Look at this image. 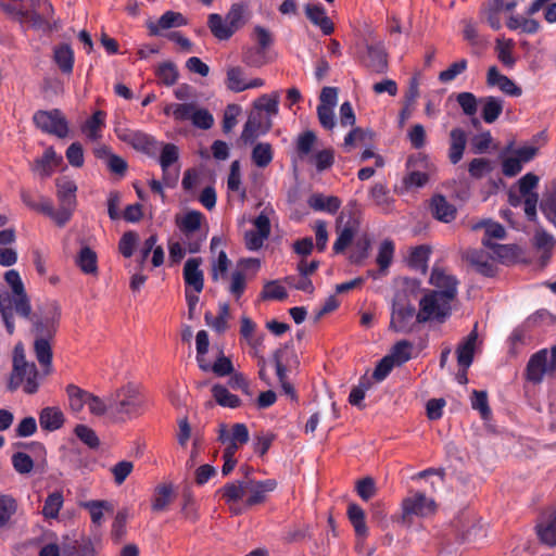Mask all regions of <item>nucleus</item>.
Wrapping results in <instances>:
<instances>
[{
    "instance_id": "48",
    "label": "nucleus",
    "mask_w": 556,
    "mask_h": 556,
    "mask_svg": "<svg viewBox=\"0 0 556 556\" xmlns=\"http://www.w3.org/2000/svg\"><path fill=\"white\" fill-rule=\"evenodd\" d=\"M540 208L545 218L556 227V181L541 200Z\"/></svg>"
},
{
    "instance_id": "23",
    "label": "nucleus",
    "mask_w": 556,
    "mask_h": 556,
    "mask_svg": "<svg viewBox=\"0 0 556 556\" xmlns=\"http://www.w3.org/2000/svg\"><path fill=\"white\" fill-rule=\"evenodd\" d=\"M55 187H56V198H58L60 205L76 208V205H77V200H76L77 185H76V182L68 177L63 176V177L56 178Z\"/></svg>"
},
{
    "instance_id": "42",
    "label": "nucleus",
    "mask_w": 556,
    "mask_h": 556,
    "mask_svg": "<svg viewBox=\"0 0 556 556\" xmlns=\"http://www.w3.org/2000/svg\"><path fill=\"white\" fill-rule=\"evenodd\" d=\"M248 4L245 2L233 3L225 18L227 20L232 31L236 33L247 23Z\"/></svg>"
},
{
    "instance_id": "56",
    "label": "nucleus",
    "mask_w": 556,
    "mask_h": 556,
    "mask_svg": "<svg viewBox=\"0 0 556 556\" xmlns=\"http://www.w3.org/2000/svg\"><path fill=\"white\" fill-rule=\"evenodd\" d=\"M226 86L233 92L247 90L244 71L240 66H232L227 70Z\"/></svg>"
},
{
    "instance_id": "62",
    "label": "nucleus",
    "mask_w": 556,
    "mask_h": 556,
    "mask_svg": "<svg viewBox=\"0 0 556 556\" xmlns=\"http://www.w3.org/2000/svg\"><path fill=\"white\" fill-rule=\"evenodd\" d=\"M242 62L250 67H262L267 63L266 52L256 47L245 48L242 52Z\"/></svg>"
},
{
    "instance_id": "29",
    "label": "nucleus",
    "mask_w": 556,
    "mask_h": 556,
    "mask_svg": "<svg viewBox=\"0 0 556 556\" xmlns=\"http://www.w3.org/2000/svg\"><path fill=\"white\" fill-rule=\"evenodd\" d=\"M477 339L478 333L476 329H473L456 350L457 363L463 370H467L472 364Z\"/></svg>"
},
{
    "instance_id": "32",
    "label": "nucleus",
    "mask_w": 556,
    "mask_h": 556,
    "mask_svg": "<svg viewBox=\"0 0 556 556\" xmlns=\"http://www.w3.org/2000/svg\"><path fill=\"white\" fill-rule=\"evenodd\" d=\"M178 500L177 489H156L151 500V508L155 513L169 509Z\"/></svg>"
},
{
    "instance_id": "37",
    "label": "nucleus",
    "mask_w": 556,
    "mask_h": 556,
    "mask_svg": "<svg viewBox=\"0 0 556 556\" xmlns=\"http://www.w3.org/2000/svg\"><path fill=\"white\" fill-rule=\"evenodd\" d=\"M480 227L485 228L484 237L482 238V245L486 249L495 244L492 242V239L503 240L506 237L505 228L497 222L482 220L477 224L475 228Z\"/></svg>"
},
{
    "instance_id": "38",
    "label": "nucleus",
    "mask_w": 556,
    "mask_h": 556,
    "mask_svg": "<svg viewBox=\"0 0 556 556\" xmlns=\"http://www.w3.org/2000/svg\"><path fill=\"white\" fill-rule=\"evenodd\" d=\"M248 490L249 489H223L220 497L226 501L231 510L240 513L242 509L247 508L245 498L248 496Z\"/></svg>"
},
{
    "instance_id": "44",
    "label": "nucleus",
    "mask_w": 556,
    "mask_h": 556,
    "mask_svg": "<svg viewBox=\"0 0 556 556\" xmlns=\"http://www.w3.org/2000/svg\"><path fill=\"white\" fill-rule=\"evenodd\" d=\"M76 262L84 274L90 275L98 271L97 253L89 247L80 249Z\"/></svg>"
},
{
    "instance_id": "10",
    "label": "nucleus",
    "mask_w": 556,
    "mask_h": 556,
    "mask_svg": "<svg viewBox=\"0 0 556 556\" xmlns=\"http://www.w3.org/2000/svg\"><path fill=\"white\" fill-rule=\"evenodd\" d=\"M203 218L204 215L201 212L190 211L180 220H177V226L186 237V245L190 253H198L205 240V236L193 239V235L200 229Z\"/></svg>"
},
{
    "instance_id": "49",
    "label": "nucleus",
    "mask_w": 556,
    "mask_h": 556,
    "mask_svg": "<svg viewBox=\"0 0 556 556\" xmlns=\"http://www.w3.org/2000/svg\"><path fill=\"white\" fill-rule=\"evenodd\" d=\"M370 247L371 241L367 235L359 237L353 245V250L349 257L350 262L356 265L362 264L368 257Z\"/></svg>"
},
{
    "instance_id": "20",
    "label": "nucleus",
    "mask_w": 556,
    "mask_h": 556,
    "mask_svg": "<svg viewBox=\"0 0 556 556\" xmlns=\"http://www.w3.org/2000/svg\"><path fill=\"white\" fill-rule=\"evenodd\" d=\"M187 24V18L180 12L166 11L160 16L157 22H149L147 27L151 36H160L161 30L180 27Z\"/></svg>"
},
{
    "instance_id": "6",
    "label": "nucleus",
    "mask_w": 556,
    "mask_h": 556,
    "mask_svg": "<svg viewBox=\"0 0 556 556\" xmlns=\"http://www.w3.org/2000/svg\"><path fill=\"white\" fill-rule=\"evenodd\" d=\"M116 137L136 151L149 156H155L159 152V141L151 135L141 130L131 129L124 125H116L114 128Z\"/></svg>"
},
{
    "instance_id": "25",
    "label": "nucleus",
    "mask_w": 556,
    "mask_h": 556,
    "mask_svg": "<svg viewBox=\"0 0 556 556\" xmlns=\"http://www.w3.org/2000/svg\"><path fill=\"white\" fill-rule=\"evenodd\" d=\"M364 65L371 72L381 74L388 67L387 53L382 46H367L366 55L363 59Z\"/></svg>"
},
{
    "instance_id": "13",
    "label": "nucleus",
    "mask_w": 556,
    "mask_h": 556,
    "mask_svg": "<svg viewBox=\"0 0 556 556\" xmlns=\"http://www.w3.org/2000/svg\"><path fill=\"white\" fill-rule=\"evenodd\" d=\"M416 315L414 305L394 301L392 304L390 328L396 332L409 333L413 331L412 320Z\"/></svg>"
},
{
    "instance_id": "5",
    "label": "nucleus",
    "mask_w": 556,
    "mask_h": 556,
    "mask_svg": "<svg viewBox=\"0 0 556 556\" xmlns=\"http://www.w3.org/2000/svg\"><path fill=\"white\" fill-rule=\"evenodd\" d=\"M402 515L400 521L404 525L412 523V517L428 518L438 510V504L434 498L422 492H415L406 496L401 504Z\"/></svg>"
},
{
    "instance_id": "14",
    "label": "nucleus",
    "mask_w": 556,
    "mask_h": 556,
    "mask_svg": "<svg viewBox=\"0 0 556 556\" xmlns=\"http://www.w3.org/2000/svg\"><path fill=\"white\" fill-rule=\"evenodd\" d=\"M60 314L54 312L51 316H37L29 315V320L33 324L31 332L36 338H43L46 340H52L56 333L59 327Z\"/></svg>"
},
{
    "instance_id": "64",
    "label": "nucleus",
    "mask_w": 556,
    "mask_h": 556,
    "mask_svg": "<svg viewBox=\"0 0 556 556\" xmlns=\"http://www.w3.org/2000/svg\"><path fill=\"white\" fill-rule=\"evenodd\" d=\"M493 170L492 162L489 159L477 157L469 162L468 173L470 177L480 179Z\"/></svg>"
},
{
    "instance_id": "2",
    "label": "nucleus",
    "mask_w": 556,
    "mask_h": 556,
    "mask_svg": "<svg viewBox=\"0 0 556 556\" xmlns=\"http://www.w3.org/2000/svg\"><path fill=\"white\" fill-rule=\"evenodd\" d=\"M149 408V400L142 389L127 383L109 399V415L114 421L126 422L142 416Z\"/></svg>"
},
{
    "instance_id": "63",
    "label": "nucleus",
    "mask_w": 556,
    "mask_h": 556,
    "mask_svg": "<svg viewBox=\"0 0 556 556\" xmlns=\"http://www.w3.org/2000/svg\"><path fill=\"white\" fill-rule=\"evenodd\" d=\"M444 477L443 469H434L428 468L426 470L419 471L410 477V480L415 483H430L431 485L435 483H442Z\"/></svg>"
},
{
    "instance_id": "27",
    "label": "nucleus",
    "mask_w": 556,
    "mask_h": 556,
    "mask_svg": "<svg viewBox=\"0 0 556 556\" xmlns=\"http://www.w3.org/2000/svg\"><path fill=\"white\" fill-rule=\"evenodd\" d=\"M504 11V0H488L481 5L480 16L490 27L498 30L502 27L501 13Z\"/></svg>"
},
{
    "instance_id": "45",
    "label": "nucleus",
    "mask_w": 556,
    "mask_h": 556,
    "mask_svg": "<svg viewBox=\"0 0 556 556\" xmlns=\"http://www.w3.org/2000/svg\"><path fill=\"white\" fill-rule=\"evenodd\" d=\"M89 514L93 525L101 526L103 521L104 513H112L113 505L108 501H89L83 503Z\"/></svg>"
},
{
    "instance_id": "54",
    "label": "nucleus",
    "mask_w": 556,
    "mask_h": 556,
    "mask_svg": "<svg viewBox=\"0 0 556 556\" xmlns=\"http://www.w3.org/2000/svg\"><path fill=\"white\" fill-rule=\"evenodd\" d=\"M279 97L277 94H263L253 103V111L265 113L266 116L276 115L278 113Z\"/></svg>"
},
{
    "instance_id": "31",
    "label": "nucleus",
    "mask_w": 556,
    "mask_h": 556,
    "mask_svg": "<svg viewBox=\"0 0 556 556\" xmlns=\"http://www.w3.org/2000/svg\"><path fill=\"white\" fill-rule=\"evenodd\" d=\"M307 203L314 211L327 212L329 214H336L342 204L338 197L324 195L323 193L312 194L308 198Z\"/></svg>"
},
{
    "instance_id": "58",
    "label": "nucleus",
    "mask_w": 556,
    "mask_h": 556,
    "mask_svg": "<svg viewBox=\"0 0 556 556\" xmlns=\"http://www.w3.org/2000/svg\"><path fill=\"white\" fill-rule=\"evenodd\" d=\"M160 150L161 155L159 162L162 169L169 168L174 163L178 161L179 149L176 144L159 142V151Z\"/></svg>"
},
{
    "instance_id": "60",
    "label": "nucleus",
    "mask_w": 556,
    "mask_h": 556,
    "mask_svg": "<svg viewBox=\"0 0 556 556\" xmlns=\"http://www.w3.org/2000/svg\"><path fill=\"white\" fill-rule=\"evenodd\" d=\"M127 519H128V513H127L126 509L117 511V514H116V516L114 518V521L112 523V529H111V539L116 544L121 543L125 539V536H126V533H127V528H126Z\"/></svg>"
},
{
    "instance_id": "22",
    "label": "nucleus",
    "mask_w": 556,
    "mask_h": 556,
    "mask_svg": "<svg viewBox=\"0 0 556 556\" xmlns=\"http://www.w3.org/2000/svg\"><path fill=\"white\" fill-rule=\"evenodd\" d=\"M486 84L490 87H498L501 91L511 97H520L522 89L509 77L501 74L496 66H491L486 74Z\"/></svg>"
},
{
    "instance_id": "1",
    "label": "nucleus",
    "mask_w": 556,
    "mask_h": 556,
    "mask_svg": "<svg viewBox=\"0 0 556 556\" xmlns=\"http://www.w3.org/2000/svg\"><path fill=\"white\" fill-rule=\"evenodd\" d=\"M4 279L12 292L0 288V315L7 332L13 334L15 330L14 312L22 318H29L31 304L17 270H8L4 274Z\"/></svg>"
},
{
    "instance_id": "4",
    "label": "nucleus",
    "mask_w": 556,
    "mask_h": 556,
    "mask_svg": "<svg viewBox=\"0 0 556 556\" xmlns=\"http://www.w3.org/2000/svg\"><path fill=\"white\" fill-rule=\"evenodd\" d=\"M437 291H429L419 301V312L416 315V321L419 324L430 320L444 323L451 315V302Z\"/></svg>"
},
{
    "instance_id": "51",
    "label": "nucleus",
    "mask_w": 556,
    "mask_h": 556,
    "mask_svg": "<svg viewBox=\"0 0 556 556\" xmlns=\"http://www.w3.org/2000/svg\"><path fill=\"white\" fill-rule=\"evenodd\" d=\"M252 161L261 168L270 164L274 157L271 146L268 142H258L252 150Z\"/></svg>"
},
{
    "instance_id": "35",
    "label": "nucleus",
    "mask_w": 556,
    "mask_h": 556,
    "mask_svg": "<svg viewBox=\"0 0 556 556\" xmlns=\"http://www.w3.org/2000/svg\"><path fill=\"white\" fill-rule=\"evenodd\" d=\"M74 211L75 207L63 205H60L59 210L55 211L50 199L43 200V206H41V213L52 218L60 227H63L67 222H70Z\"/></svg>"
},
{
    "instance_id": "30",
    "label": "nucleus",
    "mask_w": 556,
    "mask_h": 556,
    "mask_svg": "<svg viewBox=\"0 0 556 556\" xmlns=\"http://www.w3.org/2000/svg\"><path fill=\"white\" fill-rule=\"evenodd\" d=\"M53 61L63 74H71L74 67V51L68 43H61L53 48Z\"/></svg>"
},
{
    "instance_id": "3",
    "label": "nucleus",
    "mask_w": 556,
    "mask_h": 556,
    "mask_svg": "<svg viewBox=\"0 0 556 556\" xmlns=\"http://www.w3.org/2000/svg\"><path fill=\"white\" fill-rule=\"evenodd\" d=\"M8 383L9 391L13 392L23 386L27 394H35L39 389V371L35 363L26 361L24 350L16 345L13 353V366Z\"/></svg>"
},
{
    "instance_id": "21",
    "label": "nucleus",
    "mask_w": 556,
    "mask_h": 556,
    "mask_svg": "<svg viewBox=\"0 0 556 556\" xmlns=\"http://www.w3.org/2000/svg\"><path fill=\"white\" fill-rule=\"evenodd\" d=\"M62 162L63 157L56 154L53 147H49L45 150L41 157L34 161L31 170L38 173L42 178H48Z\"/></svg>"
},
{
    "instance_id": "59",
    "label": "nucleus",
    "mask_w": 556,
    "mask_h": 556,
    "mask_svg": "<svg viewBox=\"0 0 556 556\" xmlns=\"http://www.w3.org/2000/svg\"><path fill=\"white\" fill-rule=\"evenodd\" d=\"M471 407L480 413L484 420H489L492 416V410L489 406L488 392L484 390H473L471 396Z\"/></svg>"
},
{
    "instance_id": "52",
    "label": "nucleus",
    "mask_w": 556,
    "mask_h": 556,
    "mask_svg": "<svg viewBox=\"0 0 556 556\" xmlns=\"http://www.w3.org/2000/svg\"><path fill=\"white\" fill-rule=\"evenodd\" d=\"M395 245L390 239H386L380 243L376 262L381 273H384L391 265L394 256Z\"/></svg>"
},
{
    "instance_id": "33",
    "label": "nucleus",
    "mask_w": 556,
    "mask_h": 556,
    "mask_svg": "<svg viewBox=\"0 0 556 556\" xmlns=\"http://www.w3.org/2000/svg\"><path fill=\"white\" fill-rule=\"evenodd\" d=\"M39 424L43 430L55 431L64 424V415L58 407H45L39 414Z\"/></svg>"
},
{
    "instance_id": "57",
    "label": "nucleus",
    "mask_w": 556,
    "mask_h": 556,
    "mask_svg": "<svg viewBox=\"0 0 556 556\" xmlns=\"http://www.w3.org/2000/svg\"><path fill=\"white\" fill-rule=\"evenodd\" d=\"M249 429L244 424H235L231 428L230 435L225 429L220 430L219 440L225 443L228 440L239 443L243 445L249 442Z\"/></svg>"
},
{
    "instance_id": "53",
    "label": "nucleus",
    "mask_w": 556,
    "mask_h": 556,
    "mask_svg": "<svg viewBox=\"0 0 556 556\" xmlns=\"http://www.w3.org/2000/svg\"><path fill=\"white\" fill-rule=\"evenodd\" d=\"M105 113L103 111H96L90 118H88L83 127V131L90 140L100 138V129L104 126Z\"/></svg>"
},
{
    "instance_id": "34",
    "label": "nucleus",
    "mask_w": 556,
    "mask_h": 556,
    "mask_svg": "<svg viewBox=\"0 0 556 556\" xmlns=\"http://www.w3.org/2000/svg\"><path fill=\"white\" fill-rule=\"evenodd\" d=\"M482 103L481 116L488 124L494 123L503 112L504 101L496 97H484L480 99Z\"/></svg>"
},
{
    "instance_id": "19",
    "label": "nucleus",
    "mask_w": 556,
    "mask_h": 556,
    "mask_svg": "<svg viewBox=\"0 0 556 556\" xmlns=\"http://www.w3.org/2000/svg\"><path fill=\"white\" fill-rule=\"evenodd\" d=\"M304 11L309 22L319 27L324 35L328 36L334 31V25L327 16L326 9L321 3H307Z\"/></svg>"
},
{
    "instance_id": "39",
    "label": "nucleus",
    "mask_w": 556,
    "mask_h": 556,
    "mask_svg": "<svg viewBox=\"0 0 556 556\" xmlns=\"http://www.w3.org/2000/svg\"><path fill=\"white\" fill-rule=\"evenodd\" d=\"M65 391L72 412L80 413L85 405H87L88 397H90V392L83 390L76 384H68Z\"/></svg>"
},
{
    "instance_id": "18",
    "label": "nucleus",
    "mask_w": 556,
    "mask_h": 556,
    "mask_svg": "<svg viewBox=\"0 0 556 556\" xmlns=\"http://www.w3.org/2000/svg\"><path fill=\"white\" fill-rule=\"evenodd\" d=\"M429 208L435 219L445 224L453 222L457 215L455 205L441 193L431 197Z\"/></svg>"
},
{
    "instance_id": "26",
    "label": "nucleus",
    "mask_w": 556,
    "mask_h": 556,
    "mask_svg": "<svg viewBox=\"0 0 556 556\" xmlns=\"http://www.w3.org/2000/svg\"><path fill=\"white\" fill-rule=\"evenodd\" d=\"M51 340L36 338L34 341V353L42 368V375L48 376L52 372V348Z\"/></svg>"
},
{
    "instance_id": "9",
    "label": "nucleus",
    "mask_w": 556,
    "mask_h": 556,
    "mask_svg": "<svg viewBox=\"0 0 556 556\" xmlns=\"http://www.w3.org/2000/svg\"><path fill=\"white\" fill-rule=\"evenodd\" d=\"M556 369V345L552 348L551 355L546 349L534 353L527 365V378L533 382L542 381L546 374Z\"/></svg>"
},
{
    "instance_id": "24",
    "label": "nucleus",
    "mask_w": 556,
    "mask_h": 556,
    "mask_svg": "<svg viewBox=\"0 0 556 556\" xmlns=\"http://www.w3.org/2000/svg\"><path fill=\"white\" fill-rule=\"evenodd\" d=\"M452 526L466 540L475 539L477 535L476 530L480 529L478 518L469 510L462 511L457 515L453 519Z\"/></svg>"
},
{
    "instance_id": "41",
    "label": "nucleus",
    "mask_w": 556,
    "mask_h": 556,
    "mask_svg": "<svg viewBox=\"0 0 556 556\" xmlns=\"http://www.w3.org/2000/svg\"><path fill=\"white\" fill-rule=\"evenodd\" d=\"M212 395L216 403L223 407L238 408L242 404L238 395L230 393L229 390L222 384H214L212 387Z\"/></svg>"
},
{
    "instance_id": "15",
    "label": "nucleus",
    "mask_w": 556,
    "mask_h": 556,
    "mask_svg": "<svg viewBox=\"0 0 556 556\" xmlns=\"http://www.w3.org/2000/svg\"><path fill=\"white\" fill-rule=\"evenodd\" d=\"M430 283L437 287L439 290L435 291L447 300H454L457 295V278L446 274L441 268L434 267L432 269Z\"/></svg>"
},
{
    "instance_id": "55",
    "label": "nucleus",
    "mask_w": 556,
    "mask_h": 556,
    "mask_svg": "<svg viewBox=\"0 0 556 556\" xmlns=\"http://www.w3.org/2000/svg\"><path fill=\"white\" fill-rule=\"evenodd\" d=\"M494 256L503 264L514 263L518 256L519 249L515 244H500L495 243L488 248Z\"/></svg>"
},
{
    "instance_id": "11",
    "label": "nucleus",
    "mask_w": 556,
    "mask_h": 556,
    "mask_svg": "<svg viewBox=\"0 0 556 556\" xmlns=\"http://www.w3.org/2000/svg\"><path fill=\"white\" fill-rule=\"evenodd\" d=\"M273 127L269 116L260 111H251L243 126L240 139L243 143H253L260 136L266 135Z\"/></svg>"
},
{
    "instance_id": "40",
    "label": "nucleus",
    "mask_w": 556,
    "mask_h": 556,
    "mask_svg": "<svg viewBox=\"0 0 556 556\" xmlns=\"http://www.w3.org/2000/svg\"><path fill=\"white\" fill-rule=\"evenodd\" d=\"M348 516L358 538L365 539L368 534V528L365 521L364 510L356 504L350 503L348 506Z\"/></svg>"
},
{
    "instance_id": "17",
    "label": "nucleus",
    "mask_w": 556,
    "mask_h": 556,
    "mask_svg": "<svg viewBox=\"0 0 556 556\" xmlns=\"http://www.w3.org/2000/svg\"><path fill=\"white\" fill-rule=\"evenodd\" d=\"M465 258L482 276H495L497 268L488 252L477 249L468 250Z\"/></svg>"
},
{
    "instance_id": "16",
    "label": "nucleus",
    "mask_w": 556,
    "mask_h": 556,
    "mask_svg": "<svg viewBox=\"0 0 556 556\" xmlns=\"http://www.w3.org/2000/svg\"><path fill=\"white\" fill-rule=\"evenodd\" d=\"M201 262L200 257H192L187 260L184 266L185 289L195 293L202 292L204 288V275L200 269Z\"/></svg>"
},
{
    "instance_id": "36",
    "label": "nucleus",
    "mask_w": 556,
    "mask_h": 556,
    "mask_svg": "<svg viewBox=\"0 0 556 556\" xmlns=\"http://www.w3.org/2000/svg\"><path fill=\"white\" fill-rule=\"evenodd\" d=\"M207 26L213 36L219 40H228L235 34L227 20L217 13L208 15Z\"/></svg>"
},
{
    "instance_id": "43",
    "label": "nucleus",
    "mask_w": 556,
    "mask_h": 556,
    "mask_svg": "<svg viewBox=\"0 0 556 556\" xmlns=\"http://www.w3.org/2000/svg\"><path fill=\"white\" fill-rule=\"evenodd\" d=\"M430 253L431 250L428 245L415 247L409 254L408 265L421 274H426Z\"/></svg>"
},
{
    "instance_id": "7",
    "label": "nucleus",
    "mask_w": 556,
    "mask_h": 556,
    "mask_svg": "<svg viewBox=\"0 0 556 556\" xmlns=\"http://www.w3.org/2000/svg\"><path fill=\"white\" fill-rule=\"evenodd\" d=\"M33 122L42 132L65 138L68 135V123L59 109L39 110L33 116Z\"/></svg>"
},
{
    "instance_id": "46",
    "label": "nucleus",
    "mask_w": 556,
    "mask_h": 556,
    "mask_svg": "<svg viewBox=\"0 0 556 556\" xmlns=\"http://www.w3.org/2000/svg\"><path fill=\"white\" fill-rule=\"evenodd\" d=\"M155 76L160 84L170 87L175 85L179 78V72L175 63L166 61L161 63L155 70Z\"/></svg>"
},
{
    "instance_id": "28",
    "label": "nucleus",
    "mask_w": 556,
    "mask_h": 556,
    "mask_svg": "<svg viewBox=\"0 0 556 556\" xmlns=\"http://www.w3.org/2000/svg\"><path fill=\"white\" fill-rule=\"evenodd\" d=\"M467 143L466 132L462 128H454L450 132L448 160L455 165L464 155Z\"/></svg>"
},
{
    "instance_id": "50",
    "label": "nucleus",
    "mask_w": 556,
    "mask_h": 556,
    "mask_svg": "<svg viewBox=\"0 0 556 556\" xmlns=\"http://www.w3.org/2000/svg\"><path fill=\"white\" fill-rule=\"evenodd\" d=\"M515 47V41L513 39H497L495 50L497 52V59L500 62L511 68L516 59L513 56V49Z\"/></svg>"
},
{
    "instance_id": "8",
    "label": "nucleus",
    "mask_w": 556,
    "mask_h": 556,
    "mask_svg": "<svg viewBox=\"0 0 556 556\" xmlns=\"http://www.w3.org/2000/svg\"><path fill=\"white\" fill-rule=\"evenodd\" d=\"M432 164L429 157L422 153L410 155L406 161L409 170L403 182L406 188H421L429 181V174Z\"/></svg>"
},
{
    "instance_id": "61",
    "label": "nucleus",
    "mask_w": 556,
    "mask_h": 556,
    "mask_svg": "<svg viewBox=\"0 0 556 556\" xmlns=\"http://www.w3.org/2000/svg\"><path fill=\"white\" fill-rule=\"evenodd\" d=\"M356 229L350 224H346L338 233V237L332 245L336 254L343 253L345 249L352 243Z\"/></svg>"
},
{
    "instance_id": "12",
    "label": "nucleus",
    "mask_w": 556,
    "mask_h": 556,
    "mask_svg": "<svg viewBox=\"0 0 556 556\" xmlns=\"http://www.w3.org/2000/svg\"><path fill=\"white\" fill-rule=\"evenodd\" d=\"M536 535L544 545L556 546V508L547 507L538 519L535 526Z\"/></svg>"
},
{
    "instance_id": "47",
    "label": "nucleus",
    "mask_w": 556,
    "mask_h": 556,
    "mask_svg": "<svg viewBox=\"0 0 556 556\" xmlns=\"http://www.w3.org/2000/svg\"><path fill=\"white\" fill-rule=\"evenodd\" d=\"M412 342L408 340H401L393 345L391 353L387 356L391 357V361L394 362L395 365L401 366L412 358Z\"/></svg>"
}]
</instances>
